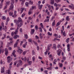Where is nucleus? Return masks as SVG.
<instances>
[{
	"label": "nucleus",
	"instance_id": "f257e3e1",
	"mask_svg": "<svg viewBox=\"0 0 74 74\" xmlns=\"http://www.w3.org/2000/svg\"><path fill=\"white\" fill-rule=\"evenodd\" d=\"M14 23H16V24L17 25V27L20 28L23 25V21L22 20L21 18L20 17L18 18L17 20H14Z\"/></svg>",
	"mask_w": 74,
	"mask_h": 74
},
{
	"label": "nucleus",
	"instance_id": "f03ea898",
	"mask_svg": "<svg viewBox=\"0 0 74 74\" xmlns=\"http://www.w3.org/2000/svg\"><path fill=\"white\" fill-rule=\"evenodd\" d=\"M7 59L8 60V62L9 63H10L11 62V60H12V58H11L10 56H8L7 57Z\"/></svg>",
	"mask_w": 74,
	"mask_h": 74
},
{
	"label": "nucleus",
	"instance_id": "7ed1b4c3",
	"mask_svg": "<svg viewBox=\"0 0 74 74\" xmlns=\"http://www.w3.org/2000/svg\"><path fill=\"white\" fill-rule=\"evenodd\" d=\"M57 52L58 56H60V53L62 52V50H61V49H59L57 51Z\"/></svg>",
	"mask_w": 74,
	"mask_h": 74
},
{
	"label": "nucleus",
	"instance_id": "20e7f679",
	"mask_svg": "<svg viewBox=\"0 0 74 74\" xmlns=\"http://www.w3.org/2000/svg\"><path fill=\"white\" fill-rule=\"evenodd\" d=\"M5 55L6 56H7V55L8 54V49L7 48H5Z\"/></svg>",
	"mask_w": 74,
	"mask_h": 74
},
{
	"label": "nucleus",
	"instance_id": "39448f33",
	"mask_svg": "<svg viewBox=\"0 0 74 74\" xmlns=\"http://www.w3.org/2000/svg\"><path fill=\"white\" fill-rule=\"evenodd\" d=\"M11 5H10L9 10H12L14 8V5L12 4H11Z\"/></svg>",
	"mask_w": 74,
	"mask_h": 74
},
{
	"label": "nucleus",
	"instance_id": "423d86ee",
	"mask_svg": "<svg viewBox=\"0 0 74 74\" xmlns=\"http://www.w3.org/2000/svg\"><path fill=\"white\" fill-rule=\"evenodd\" d=\"M18 27H17L16 29V31H15V32H14V34L16 35L18 34V29H19Z\"/></svg>",
	"mask_w": 74,
	"mask_h": 74
},
{
	"label": "nucleus",
	"instance_id": "0eeeda50",
	"mask_svg": "<svg viewBox=\"0 0 74 74\" xmlns=\"http://www.w3.org/2000/svg\"><path fill=\"white\" fill-rule=\"evenodd\" d=\"M16 11H14V15H13L12 16V17L13 18H15V17H16L17 15H16Z\"/></svg>",
	"mask_w": 74,
	"mask_h": 74
},
{
	"label": "nucleus",
	"instance_id": "6e6552de",
	"mask_svg": "<svg viewBox=\"0 0 74 74\" xmlns=\"http://www.w3.org/2000/svg\"><path fill=\"white\" fill-rule=\"evenodd\" d=\"M31 34H34V29H31Z\"/></svg>",
	"mask_w": 74,
	"mask_h": 74
},
{
	"label": "nucleus",
	"instance_id": "1a4fd4ad",
	"mask_svg": "<svg viewBox=\"0 0 74 74\" xmlns=\"http://www.w3.org/2000/svg\"><path fill=\"white\" fill-rule=\"evenodd\" d=\"M38 7L39 9V10H41V8H42V5H40V4H39L38 5Z\"/></svg>",
	"mask_w": 74,
	"mask_h": 74
},
{
	"label": "nucleus",
	"instance_id": "9d476101",
	"mask_svg": "<svg viewBox=\"0 0 74 74\" xmlns=\"http://www.w3.org/2000/svg\"><path fill=\"white\" fill-rule=\"evenodd\" d=\"M67 50L68 51H70V47H69V44H68L67 45Z\"/></svg>",
	"mask_w": 74,
	"mask_h": 74
},
{
	"label": "nucleus",
	"instance_id": "9b49d317",
	"mask_svg": "<svg viewBox=\"0 0 74 74\" xmlns=\"http://www.w3.org/2000/svg\"><path fill=\"white\" fill-rule=\"evenodd\" d=\"M17 37H19V35H15L14 36V38L15 39H16V38H17Z\"/></svg>",
	"mask_w": 74,
	"mask_h": 74
},
{
	"label": "nucleus",
	"instance_id": "f8f14e48",
	"mask_svg": "<svg viewBox=\"0 0 74 74\" xmlns=\"http://www.w3.org/2000/svg\"><path fill=\"white\" fill-rule=\"evenodd\" d=\"M51 4H54V3H55V2L54 1V0H51Z\"/></svg>",
	"mask_w": 74,
	"mask_h": 74
},
{
	"label": "nucleus",
	"instance_id": "ddd939ff",
	"mask_svg": "<svg viewBox=\"0 0 74 74\" xmlns=\"http://www.w3.org/2000/svg\"><path fill=\"white\" fill-rule=\"evenodd\" d=\"M18 42H16V43L14 44V48H15V47H17V45H18Z\"/></svg>",
	"mask_w": 74,
	"mask_h": 74
},
{
	"label": "nucleus",
	"instance_id": "4468645a",
	"mask_svg": "<svg viewBox=\"0 0 74 74\" xmlns=\"http://www.w3.org/2000/svg\"><path fill=\"white\" fill-rule=\"evenodd\" d=\"M66 20L67 21H69L70 20V18H69V16H67L66 18Z\"/></svg>",
	"mask_w": 74,
	"mask_h": 74
},
{
	"label": "nucleus",
	"instance_id": "2eb2a0df",
	"mask_svg": "<svg viewBox=\"0 0 74 74\" xmlns=\"http://www.w3.org/2000/svg\"><path fill=\"white\" fill-rule=\"evenodd\" d=\"M32 13V8H31V9L29 10L28 12V14L30 15V14H31Z\"/></svg>",
	"mask_w": 74,
	"mask_h": 74
},
{
	"label": "nucleus",
	"instance_id": "dca6fc26",
	"mask_svg": "<svg viewBox=\"0 0 74 74\" xmlns=\"http://www.w3.org/2000/svg\"><path fill=\"white\" fill-rule=\"evenodd\" d=\"M47 70H50L51 71H52V67L50 66L49 68H47Z\"/></svg>",
	"mask_w": 74,
	"mask_h": 74
},
{
	"label": "nucleus",
	"instance_id": "f3484780",
	"mask_svg": "<svg viewBox=\"0 0 74 74\" xmlns=\"http://www.w3.org/2000/svg\"><path fill=\"white\" fill-rule=\"evenodd\" d=\"M54 22H53L52 24V26H54L55 25V21L54 20Z\"/></svg>",
	"mask_w": 74,
	"mask_h": 74
},
{
	"label": "nucleus",
	"instance_id": "a211bd4d",
	"mask_svg": "<svg viewBox=\"0 0 74 74\" xmlns=\"http://www.w3.org/2000/svg\"><path fill=\"white\" fill-rule=\"evenodd\" d=\"M2 19L3 20H5V19H6V17L4 16H3L2 17Z\"/></svg>",
	"mask_w": 74,
	"mask_h": 74
},
{
	"label": "nucleus",
	"instance_id": "6ab92c4d",
	"mask_svg": "<svg viewBox=\"0 0 74 74\" xmlns=\"http://www.w3.org/2000/svg\"><path fill=\"white\" fill-rule=\"evenodd\" d=\"M19 63H20L21 66L22 64V61L21 60H19Z\"/></svg>",
	"mask_w": 74,
	"mask_h": 74
},
{
	"label": "nucleus",
	"instance_id": "aec40b11",
	"mask_svg": "<svg viewBox=\"0 0 74 74\" xmlns=\"http://www.w3.org/2000/svg\"><path fill=\"white\" fill-rule=\"evenodd\" d=\"M25 38H26V39H27L28 37L27 36V34H25Z\"/></svg>",
	"mask_w": 74,
	"mask_h": 74
},
{
	"label": "nucleus",
	"instance_id": "412c9836",
	"mask_svg": "<svg viewBox=\"0 0 74 74\" xmlns=\"http://www.w3.org/2000/svg\"><path fill=\"white\" fill-rule=\"evenodd\" d=\"M63 34L64 36H66V32H65V31H64L63 32Z\"/></svg>",
	"mask_w": 74,
	"mask_h": 74
},
{
	"label": "nucleus",
	"instance_id": "4be33fe9",
	"mask_svg": "<svg viewBox=\"0 0 74 74\" xmlns=\"http://www.w3.org/2000/svg\"><path fill=\"white\" fill-rule=\"evenodd\" d=\"M4 72V68H3V69L1 70V73H3Z\"/></svg>",
	"mask_w": 74,
	"mask_h": 74
},
{
	"label": "nucleus",
	"instance_id": "5701e85b",
	"mask_svg": "<svg viewBox=\"0 0 74 74\" xmlns=\"http://www.w3.org/2000/svg\"><path fill=\"white\" fill-rule=\"evenodd\" d=\"M17 49H18V50H17V51L18 52H19V51H20L21 50V49H20V48L19 47H17Z\"/></svg>",
	"mask_w": 74,
	"mask_h": 74
},
{
	"label": "nucleus",
	"instance_id": "b1692460",
	"mask_svg": "<svg viewBox=\"0 0 74 74\" xmlns=\"http://www.w3.org/2000/svg\"><path fill=\"white\" fill-rule=\"evenodd\" d=\"M49 18H47L45 19V20L44 21V22H48L49 21Z\"/></svg>",
	"mask_w": 74,
	"mask_h": 74
},
{
	"label": "nucleus",
	"instance_id": "393cba45",
	"mask_svg": "<svg viewBox=\"0 0 74 74\" xmlns=\"http://www.w3.org/2000/svg\"><path fill=\"white\" fill-rule=\"evenodd\" d=\"M25 4L26 5V7H28L29 6V3L27 2L25 3Z\"/></svg>",
	"mask_w": 74,
	"mask_h": 74
},
{
	"label": "nucleus",
	"instance_id": "a878e982",
	"mask_svg": "<svg viewBox=\"0 0 74 74\" xmlns=\"http://www.w3.org/2000/svg\"><path fill=\"white\" fill-rule=\"evenodd\" d=\"M60 22H58L56 25V26H59V25H60Z\"/></svg>",
	"mask_w": 74,
	"mask_h": 74
},
{
	"label": "nucleus",
	"instance_id": "bb28decb",
	"mask_svg": "<svg viewBox=\"0 0 74 74\" xmlns=\"http://www.w3.org/2000/svg\"><path fill=\"white\" fill-rule=\"evenodd\" d=\"M12 2L11 3V4H14V3L15 1H14V0H11Z\"/></svg>",
	"mask_w": 74,
	"mask_h": 74
},
{
	"label": "nucleus",
	"instance_id": "cd10ccee",
	"mask_svg": "<svg viewBox=\"0 0 74 74\" xmlns=\"http://www.w3.org/2000/svg\"><path fill=\"white\" fill-rule=\"evenodd\" d=\"M10 4V2L9 1H8V2H6V5H9Z\"/></svg>",
	"mask_w": 74,
	"mask_h": 74
},
{
	"label": "nucleus",
	"instance_id": "c85d7f7f",
	"mask_svg": "<svg viewBox=\"0 0 74 74\" xmlns=\"http://www.w3.org/2000/svg\"><path fill=\"white\" fill-rule=\"evenodd\" d=\"M69 40H70L69 38H67L66 40V42L67 43H68L69 42Z\"/></svg>",
	"mask_w": 74,
	"mask_h": 74
},
{
	"label": "nucleus",
	"instance_id": "c756f323",
	"mask_svg": "<svg viewBox=\"0 0 74 74\" xmlns=\"http://www.w3.org/2000/svg\"><path fill=\"white\" fill-rule=\"evenodd\" d=\"M4 37H3V38H2V40H3V39H4L5 38V37H6V35H5V34H4Z\"/></svg>",
	"mask_w": 74,
	"mask_h": 74
},
{
	"label": "nucleus",
	"instance_id": "7c9ffc66",
	"mask_svg": "<svg viewBox=\"0 0 74 74\" xmlns=\"http://www.w3.org/2000/svg\"><path fill=\"white\" fill-rule=\"evenodd\" d=\"M32 53L33 55H35V52H34V50H33L32 51Z\"/></svg>",
	"mask_w": 74,
	"mask_h": 74
},
{
	"label": "nucleus",
	"instance_id": "2f4dec72",
	"mask_svg": "<svg viewBox=\"0 0 74 74\" xmlns=\"http://www.w3.org/2000/svg\"><path fill=\"white\" fill-rule=\"evenodd\" d=\"M27 52V51H25L23 52V55H25V54H26V52Z\"/></svg>",
	"mask_w": 74,
	"mask_h": 74
},
{
	"label": "nucleus",
	"instance_id": "473e14b6",
	"mask_svg": "<svg viewBox=\"0 0 74 74\" xmlns=\"http://www.w3.org/2000/svg\"><path fill=\"white\" fill-rule=\"evenodd\" d=\"M12 14H13V13L10 12L9 13V15L10 16H12Z\"/></svg>",
	"mask_w": 74,
	"mask_h": 74
},
{
	"label": "nucleus",
	"instance_id": "72a5a7b5",
	"mask_svg": "<svg viewBox=\"0 0 74 74\" xmlns=\"http://www.w3.org/2000/svg\"><path fill=\"white\" fill-rule=\"evenodd\" d=\"M56 2H57V3H59V1H60L61 0H55Z\"/></svg>",
	"mask_w": 74,
	"mask_h": 74
},
{
	"label": "nucleus",
	"instance_id": "f704fd0d",
	"mask_svg": "<svg viewBox=\"0 0 74 74\" xmlns=\"http://www.w3.org/2000/svg\"><path fill=\"white\" fill-rule=\"evenodd\" d=\"M54 36H56V38H58V35L57 34H55Z\"/></svg>",
	"mask_w": 74,
	"mask_h": 74
},
{
	"label": "nucleus",
	"instance_id": "c9c22d12",
	"mask_svg": "<svg viewBox=\"0 0 74 74\" xmlns=\"http://www.w3.org/2000/svg\"><path fill=\"white\" fill-rule=\"evenodd\" d=\"M28 41L29 42H32V39H28Z\"/></svg>",
	"mask_w": 74,
	"mask_h": 74
},
{
	"label": "nucleus",
	"instance_id": "e433bc0d",
	"mask_svg": "<svg viewBox=\"0 0 74 74\" xmlns=\"http://www.w3.org/2000/svg\"><path fill=\"white\" fill-rule=\"evenodd\" d=\"M35 27L36 30H38V26L37 25H35Z\"/></svg>",
	"mask_w": 74,
	"mask_h": 74
},
{
	"label": "nucleus",
	"instance_id": "4c0bfd02",
	"mask_svg": "<svg viewBox=\"0 0 74 74\" xmlns=\"http://www.w3.org/2000/svg\"><path fill=\"white\" fill-rule=\"evenodd\" d=\"M29 3L30 4H33V1H29Z\"/></svg>",
	"mask_w": 74,
	"mask_h": 74
},
{
	"label": "nucleus",
	"instance_id": "58836bf2",
	"mask_svg": "<svg viewBox=\"0 0 74 74\" xmlns=\"http://www.w3.org/2000/svg\"><path fill=\"white\" fill-rule=\"evenodd\" d=\"M10 73H11V71H10V70H8V74H10Z\"/></svg>",
	"mask_w": 74,
	"mask_h": 74
},
{
	"label": "nucleus",
	"instance_id": "ea45409f",
	"mask_svg": "<svg viewBox=\"0 0 74 74\" xmlns=\"http://www.w3.org/2000/svg\"><path fill=\"white\" fill-rule=\"evenodd\" d=\"M53 47L54 49H55V48H56V45H55V44H53Z\"/></svg>",
	"mask_w": 74,
	"mask_h": 74
},
{
	"label": "nucleus",
	"instance_id": "a19ab883",
	"mask_svg": "<svg viewBox=\"0 0 74 74\" xmlns=\"http://www.w3.org/2000/svg\"><path fill=\"white\" fill-rule=\"evenodd\" d=\"M59 64L60 65V67H62L63 66V64H60V63H59Z\"/></svg>",
	"mask_w": 74,
	"mask_h": 74
},
{
	"label": "nucleus",
	"instance_id": "79ce46f5",
	"mask_svg": "<svg viewBox=\"0 0 74 74\" xmlns=\"http://www.w3.org/2000/svg\"><path fill=\"white\" fill-rule=\"evenodd\" d=\"M50 47H51V46H48L47 47V49L48 50H50Z\"/></svg>",
	"mask_w": 74,
	"mask_h": 74
},
{
	"label": "nucleus",
	"instance_id": "37998d69",
	"mask_svg": "<svg viewBox=\"0 0 74 74\" xmlns=\"http://www.w3.org/2000/svg\"><path fill=\"white\" fill-rule=\"evenodd\" d=\"M33 61V62L34 61V60H35V57L34 56L32 57Z\"/></svg>",
	"mask_w": 74,
	"mask_h": 74
},
{
	"label": "nucleus",
	"instance_id": "c03bdc74",
	"mask_svg": "<svg viewBox=\"0 0 74 74\" xmlns=\"http://www.w3.org/2000/svg\"><path fill=\"white\" fill-rule=\"evenodd\" d=\"M66 57H65L64 56H63L62 59H63V60H66Z\"/></svg>",
	"mask_w": 74,
	"mask_h": 74
},
{
	"label": "nucleus",
	"instance_id": "a18cd8bd",
	"mask_svg": "<svg viewBox=\"0 0 74 74\" xmlns=\"http://www.w3.org/2000/svg\"><path fill=\"white\" fill-rule=\"evenodd\" d=\"M7 8V5H6L4 8V10H5Z\"/></svg>",
	"mask_w": 74,
	"mask_h": 74
},
{
	"label": "nucleus",
	"instance_id": "49530a36",
	"mask_svg": "<svg viewBox=\"0 0 74 74\" xmlns=\"http://www.w3.org/2000/svg\"><path fill=\"white\" fill-rule=\"evenodd\" d=\"M14 51H13L12 53V54H13V55H15V50H14Z\"/></svg>",
	"mask_w": 74,
	"mask_h": 74
},
{
	"label": "nucleus",
	"instance_id": "de8ad7c7",
	"mask_svg": "<svg viewBox=\"0 0 74 74\" xmlns=\"http://www.w3.org/2000/svg\"><path fill=\"white\" fill-rule=\"evenodd\" d=\"M17 63H18L17 62V61H15L14 62V64L15 66V65H16V64Z\"/></svg>",
	"mask_w": 74,
	"mask_h": 74
},
{
	"label": "nucleus",
	"instance_id": "09e8293b",
	"mask_svg": "<svg viewBox=\"0 0 74 74\" xmlns=\"http://www.w3.org/2000/svg\"><path fill=\"white\" fill-rule=\"evenodd\" d=\"M10 20V18L9 17H8L7 18V22H8V21Z\"/></svg>",
	"mask_w": 74,
	"mask_h": 74
},
{
	"label": "nucleus",
	"instance_id": "8fccbe9b",
	"mask_svg": "<svg viewBox=\"0 0 74 74\" xmlns=\"http://www.w3.org/2000/svg\"><path fill=\"white\" fill-rule=\"evenodd\" d=\"M3 50V48H0V54H1V51Z\"/></svg>",
	"mask_w": 74,
	"mask_h": 74
},
{
	"label": "nucleus",
	"instance_id": "3c124183",
	"mask_svg": "<svg viewBox=\"0 0 74 74\" xmlns=\"http://www.w3.org/2000/svg\"><path fill=\"white\" fill-rule=\"evenodd\" d=\"M2 7H3V5H2V3H0V8H1Z\"/></svg>",
	"mask_w": 74,
	"mask_h": 74
},
{
	"label": "nucleus",
	"instance_id": "603ef678",
	"mask_svg": "<svg viewBox=\"0 0 74 74\" xmlns=\"http://www.w3.org/2000/svg\"><path fill=\"white\" fill-rule=\"evenodd\" d=\"M34 43L35 45H36V46H37V43L36 42H34Z\"/></svg>",
	"mask_w": 74,
	"mask_h": 74
},
{
	"label": "nucleus",
	"instance_id": "864d4df0",
	"mask_svg": "<svg viewBox=\"0 0 74 74\" xmlns=\"http://www.w3.org/2000/svg\"><path fill=\"white\" fill-rule=\"evenodd\" d=\"M1 25L3 27H4V23H1Z\"/></svg>",
	"mask_w": 74,
	"mask_h": 74
},
{
	"label": "nucleus",
	"instance_id": "5fc2aeb1",
	"mask_svg": "<svg viewBox=\"0 0 74 74\" xmlns=\"http://www.w3.org/2000/svg\"><path fill=\"white\" fill-rule=\"evenodd\" d=\"M32 61H29V62L28 64H29V65H30V64H32Z\"/></svg>",
	"mask_w": 74,
	"mask_h": 74
},
{
	"label": "nucleus",
	"instance_id": "6e6d98bb",
	"mask_svg": "<svg viewBox=\"0 0 74 74\" xmlns=\"http://www.w3.org/2000/svg\"><path fill=\"white\" fill-rule=\"evenodd\" d=\"M23 41H22L21 42V43H20V45H21H21H22V44H23Z\"/></svg>",
	"mask_w": 74,
	"mask_h": 74
},
{
	"label": "nucleus",
	"instance_id": "4d7b16f0",
	"mask_svg": "<svg viewBox=\"0 0 74 74\" xmlns=\"http://www.w3.org/2000/svg\"><path fill=\"white\" fill-rule=\"evenodd\" d=\"M54 5L55 6H56V7H58V5H57V3H55Z\"/></svg>",
	"mask_w": 74,
	"mask_h": 74
},
{
	"label": "nucleus",
	"instance_id": "13d9d810",
	"mask_svg": "<svg viewBox=\"0 0 74 74\" xmlns=\"http://www.w3.org/2000/svg\"><path fill=\"white\" fill-rule=\"evenodd\" d=\"M20 54H21L23 52V50H22V49H20Z\"/></svg>",
	"mask_w": 74,
	"mask_h": 74
},
{
	"label": "nucleus",
	"instance_id": "bf43d9fd",
	"mask_svg": "<svg viewBox=\"0 0 74 74\" xmlns=\"http://www.w3.org/2000/svg\"><path fill=\"white\" fill-rule=\"evenodd\" d=\"M11 35L12 36H13L14 35V32H12Z\"/></svg>",
	"mask_w": 74,
	"mask_h": 74
},
{
	"label": "nucleus",
	"instance_id": "052dcab7",
	"mask_svg": "<svg viewBox=\"0 0 74 74\" xmlns=\"http://www.w3.org/2000/svg\"><path fill=\"white\" fill-rule=\"evenodd\" d=\"M20 66V64L19 63H18V64H17V67H19Z\"/></svg>",
	"mask_w": 74,
	"mask_h": 74
},
{
	"label": "nucleus",
	"instance_id": "680f3d73",
	"mask_svg": "<svg viewBox=\"0 0 74 74\" xmlns=\"http://www.w3.org/2000/svg\"><path fill=\"white\" fill-rule=\"evenodd\" d=\"M41 71H44V69H43V68L42 67L41 68Z\"/></svg>",
	"mask_w": 74,
	"mask_h": 74
},
{
	"label": "nucleus",
	"instance_id": "e2e57ef3",
	"mask_svg": "<svg viewBox=\"0 0 74 74\" xmlns=\"http://www.w3.org/2000/svg\"><path fill=\"white\" fill-rule=\"evenodd\" d=\"M8 49H9V50L11 51V49H12V48H11V47H9Z\"/></svg>",
	"mask_w": 74,
	"mask_h": 74
},
{
	"label": "nucleus",
	"instance_id": "0e129e2a",
	"mask_svg": "<svg viewBox=\"0 0 74 74\" xmlns=\"http://www.w3.org/2000/svg\"><path fill=\"white\" fill-rule=\"evenodd\" d=\"M29 19L30 20H32V18L30 17H28Z\"/></svg>",
	"mask_w": 74,
	"mask_h": 74
},
{
	"label": "nucleus",
	"instance_id": "69168bd1",
	"mask_svg": "<svg viewBox=\"0 0 74 74\" xmlns=\"http://www.w3.org/2000/svg\"><path fill=\"white\" fill-rule=\"evenodd\" d=\"M37 50H39V49H40V47H38V46H37Z\"/></svg>",
	"mask_w": 74,
	"mask_h": 74
},
{
	"label": "nucleus",
	"instance_id": "338daca9",
	"mask_svg": "<svg viewBox=\"0 0 74 74\" xmlns=\"http://www.w3.org/2000/svg\"><path fill=\"white\" fill-rule=\"evenodd\" d=\"M20 32H22V28H20Z\"/></svg>",
	"mask_w": 74,
	"mask_h": 74
},
{
	"label": "nucleus",
	"instance_id": "774afa93",
	"mask_svg": "<svg viewBox=\"0 0 74 74\" xmlns=\"http://www.w3.org/2000/svg\"><path fill=\"white\" fill-rule=\"evenodd\" d=\"M25 15V14L23 13V14H22V17H23V16H24Z\"/></svg>",
	"mask_w": 74,
	"mask_h": 74
}]
</instances>
